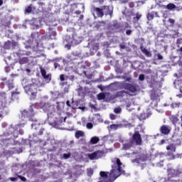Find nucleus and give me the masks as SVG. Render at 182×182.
Here are the masks:
<instances>
[{"label":"nucleus","instance_id":"obj_16","mask_svg":"<svg viewBox=\"0 0 182 182\" xmlns=\"http://www.w3.org/2000/svg\"><path fill=\"white\" fill-rule=\"evenodd\" d=\"M102 14L103 15H112V13L110 12V9H109V6H103L102 8Z\"/></svg>","mask_w":182,"mask_h":182},{"label":"nucleus","instance_id":"obj_44","mask_svg":"<svg viewBox=\"0 0 182 182\" xmlns=\"http://www.w3.org/2000/svg\"><path fill=\"white\" fill-rule=\"evenodd\" d=\"M70 157V154H64L65 159H69Z\"/></svg>","mask_w":182,"mask_h":182},{"label":"nucleus","instance_id":"obj_25","mask_svg":"<svg viewBox=\"0 0 182 182\" xmlns=\"http://www.w3.org/2000/svg\"><path fill=\"white\" fill-rule=\"evenodd\" d=\"M7 86H8L9 90H12V89H14V81H12V80L8 81Z\"/></svg>","mask_w":182,"mask_h":182},{"label":"nucleus","instance_id":"obj_21","mask_svg":"<svg viewBox=\"0 0 182 182\" xmlns=\"http://www.w3.org/2000/svg\"><path fill=\"white\" fill-rule=\"evenodd\" d=\"M63 120L62 119H58L57 121H54L53 122V127H55V129H58L59 127L60 124H62Z\"/></svg>","mask_w":182,"mask_h":182},{"label":"nucleus","instance_id":"obj_35","mask_svg":"<svg viewBox=\"0 0 182 182\" xmlns=\"http://www.w3.org/2000/svg\"><path fill=\"white\" fill-rule=\"evenodd\" d=\"M114 112V113H117V114L121 113L122 112V108H120V107L115 108Z\"/></svg>","mask_w":182,"mask_h":182},{"label":"nucleus","instance_id":"obj_11","mask_svg":"<svg viewBox=\"0 0 182 182\" xmlns=\"http://www.w3.org/2000/svg\"><path fill=\"white\" fill-rule=\"evenodd\" d=\"M168 175L169 177H176V176H178V171L173 168H168Z\"/></svg>","mask_w":182,"mask_h":182},{"label":"nucleus","instance_id":"obj_41","mask_svg":"<svg viewBox=\"0 0 182 182\" xmlns=\"http://www.w3.org/2000/svg\"><path fill=\"white\" fill-rule=\"evenodd\" d=\"M139 80L141 81L144 80V75L143 74L139 75Z\"/></svg>","mask_w":182,"mask_h":182},{"label":"nucleus","instance_id":"obj_10","mask_svg":"<svg viewBox=\"0 0 182 182\" xmlns=\"http://www.w3.org/2000/svg\"><path fill=\"white\" fill-rule=\"evenodd\" d=\"M41 72L43 77L46 80H48V82H50L52 79V75L50 74L46 75V70H45V69H41Z\"/></svg>","mask_w":182,"mask_h":182},{"label":"nucleus","instance_id":"obj_63","mask_svg":"<svg viewBox=\"0 0 182 182\" xmlns=\"http://www.w3.org/2000/svg\"><path fill=\"white\" fill-rule=\"evenodd\" d=\"M65 120H66V118H64V122H65Z\"/></svg>","mask_w":182,"mask_h":182},{"label":"nucleus","instance_id":"obj_60","mask_svg":"<svg viewBox=\"0 0 182 182\" xmlns=\"http://www.w3.org/2000/svg\"><path fill=\"white\" fill-rule=\"evenodd\" d=\"M34 28H39V26H35V27Z\"/></svg>","mask_w":182,"mask_h":182},{"label":"nucleus","instance_id":"obj_47","mask_svg":"<svg viewBox=\"0 0 182 182\" xmlns=\"http://www.w3.org/2000/svg\"><path fill=\"white\" fill-rule=\"evenodd\" d=\"M158 59H159V60H161L163 59V55H161V54H158Z\"/></svg>","mask_w":182,"mask_h":182},{"label":"nucleus","instance_id":"obj_5","mask_svg":"<svg viewBox=\"0 0 182 182\" xmlns=\"http://www.w3.org/2000/svg\"><path fill=\"white\" fill-rule=\"evenodd\" d=\"M82 42L80 38L77 37V36H73V38H70L68 40V44L65 45V48L68 49H70V45H79Z\"/></svg>","mask_w":182,"mask_h":182},{"label":"nucleus","instance_id":"obj_39","mask_svg":"<svg viewBox=\"0 0 182 182\" xmlns=\"http://www.w3.org/2000/svg\"><path fill=\"white\" fill-rule=\"evenodd\" d=\"M87 129H93V124L89 122L87 124Z\"/></svg>","mask_w":182,"mask_h":182},{"label":"nucleus","instance_id":"obj_30","mask_svg":"<svg viewBox=\"0 0 182 182\" xmlns=\"http://www.w3.org/2000/svg\"><path fill=\"white\" fill-rule=\"evenodd\" d=\"M87 176H89L90 177V176H92L93 174V170L92 169V168H88L87 169Z\"/></svg>","mask_w":182,"mask_h":182},{"label":"nucleus","instance_id":"obj_42","mask_svg":"<svg viewBox=\"0 0 182 182\" xmlns=\"http://www.w3.org/2000/svg\"><path fill=\"white\" fill-rule=\"evenodd\" d=\"M109 117H110L111 120H114L116 119V115H114V114H111L109 115Z\"/></svg>","mask_w":182,"mask_h":182},{"label":"nucleus","instance_id":"obj_18","mask_svg":"<svg viewBox=\"0 0 182 182\" xmlns=\"http://www.w3.org/2000/svg\"><path fill=\"white\" fill-rule=\"evenodd\" d=\"M151 116V113H150V112H149L147 115L144 113L139 116V119L140 120H146V119H147V117H150Z\"/></svg>","mask_w":182,"mask_h":182},{"label":"nucleus","instance_id":"obj_15","mask_svg":"<svg viewBox=\"0 0 182 182\" xmlns=\"http://www.w3.org/2000/svg\"><path fill=\"white\" fill-rule=\"evenodd\" d=\"M94 14L97 15L99 18H102V16H103L104 15L102 9H100V8H95L94 10Z\"/></svg>","mask_w":182,"mask_h":182},{"label":"nucleus","instance_id":"obj_61","mask_svg":"<svg viewBox=\"0 0 182 182\" xmlns=\"http://www.w3.org/2000/svg\"><path fill=\"white\" fill-rule=\"evenodd\" d=\"M44 99H48V96L44 97Z\"/></svg>","mask_w":182,"mask_h":182},{"label":"nucleus","instance_id":"obj_51","mask_svg":"<svg viewBox=\"0 0 182 182\" xmlns=\"http://www.w3.org/2000/svg\"><path fill=\"white\" fill-rule=\"evenodd\" d=\"M43 134V129L40 130V132H39L40 136H41V134Z\"/></svg>","mask_w":182,"mask_h":182},{"label":"nucleus","instance_id":"obj_59","mask_svg":"<svg viewBox=\"0 0 182 182\" xmlns=\"http://www.w3.org/2000/svg\"><path fill=\"white\" fill-rule=\"evenodd\" d=\"M177 96H178V97H181V95H178Z\"/></svg>","mask_w":182,"mask_h":182},{"label":"nucleus","instance_id":"obj_19","mask_svg":"<svg viewBox=\"0 0 182 182\" xmlns=\"http://www.w3.org/2000/svg\"><path fill=\"white\" fill-rule=\"evenodd\" d=\"M85 136V132L83 131H77L75 132L76 139H80V137H83Z\"/></svg>","mask_w":182,"mask_h":182},{"label":"nucleus","instance_id":"obj_46","mask_svg":"<svg viewBox=\"0 0 182 182\" xmlns=\"http://www.w3.org/2000/svg\"><path fill=\"white\" fill-rule=\"evenodd\" d=\"M127 35H132V30H127L126 31Z\"/></svg>","mask_w":182,"mask_h":182},{"label":"nucleus","instance_id":"obj_58","mask_svg":"<svg viewBox=\"0 0 182 182\" xmlns=\"http://www.w3.org/2000/svg\"><path fill=\"white\" fill-rule=\"evenodd\" d=\"M2 4H3L2 0H0V6L2 5Z\"/></svg>","mask_w":182,"mask_h":182},{"label":"nucleus","instance_id":"obj_6","mask_svg":"<svg viewBox=\"0 0 182 182\" xmlns=\"http://www.w3.org/2000/svg\"><path fill=\"white\" fill-rule=\"evenodd\" d=\"M88 157L90 160H97L103 157V151H97L92 154H89Z\"/></svg>","mask_w":182,"mask_h":182},{"label":"nucleus","instance_id":"obj_22","mask_svg":"<svg viewBox=\"0 0 182 182\" xmlns=\"http://www.w3.org/2000/svg\"><path fill=\"white\" fill-rule=\"evenodd\" d=\"M154 15H157V13L156 12L149 13L147 15L148 21H151V19L154 18Z\"/></svg>","mask_w":182,"mask_h":182},{"label":"nucleus","instance_id":"obj_14","mask_svg":"<svg viewBox=\"0 0 182 182\" xmlns=\"http://www.w3.org/2000/svg\"><path fill=\"white\" fill-rule=\"evenodd\" d=\"M160 130L162 134H168V133H170V127L166 125L162 126Z\"/></svg>","mask_w":182,"mask_h":182},{"label":"nucleus","instance_id":"obj_55","mask_svg":"<svg viewBox=\"0 0 182 182\" xmlns=\"http://www.w3.org/2000/svg\"><path fill=\"white\" fill-rule=\"evenodd\" d=\"M180 50V52H182V46L180 48L179 50H177V51L178 52Z\"/></svg>","mask_w":182,"mask_h":182},{"label":"nucleus","instance_id":"obj_17","mask_svg":"<svg viewBox=\"0 0 182 182\" xmlns=\"http://www.w3.org/2000/svg\"><path fill=\"white\" fill-rule=\"evenodd\" d=\"M166 150L171 151V153H176V145L171 144L166 147Z\"/></svg>","mask_w":182,"mask_h":182},{"label":"nucleus","instance_id":"obj_36","mask_svg":"<svg viewBox=\"0 0 182 182\" xmlns=\"http://www.w3.org/2000/svg\"><path fill=\"white\" fill-rule=\"evenodd\" d=\"M57 110H60L62 109V104L60 102H56Z\"/></svg>","mask_w":182,"mask_h":182},{"label":"nucleus","instance_id":"obj_62","mask_svg":"<svg viewBox=\"0 0 182 182\" xmlns=\"http://www.w3.org/2000/svg\"><path fill=\"white\" fill-rule=\"evenodd\" d=\"M23 82H26V80H23Z\"/></svg>","mask_w":182,"mask_h":182},{"label":"nucleus","instance_id":"obj_12","mask_svg":"<svg viewBox=\"0 0 182 182\" xmlns=\"http://www.w3.org/2000/svg\"><path fill=\"white\" fill-rule=\"evenodd\" d=\"M132 146H133V141L129 140L123 144L122 149L123 150H129V149H131Z\"/></svg>","mask_w":182,"mask_h":182},{"label":"nucleus","instance_id":"obj_27","mask_svg":"<svg viewBox=\"0 0 182 182\" xmlns=\"http://www.w3.org/2000/svg\"><path fill=\"white\" fill-rule=\"evenodd\" d=\"M28 63V58H23L19 60V63L21 65H25V63Z\"/></svg>","mask_w":182,"mask_h":182},{"label":"nucleus","instance_id":"obj_31","mask_svg":"<svg viewBox=\"0 0 182 182\" xmlns=\"http://www.w3.org/2000/svg\"><path fill=\"white\" fill-rule=\"evenodd\" d=\"M142 52H144V53H145L146 56H151V53H150V52L146 50V48L142 49Z\"/></svg>","mask_w":182,"mask_h":182},{"label":"nucleus","instance_id":"obj_34","mask_svg":"<svg viewBox=\"0 0 182 182\" xmlns=\"http://www.w3.org/2000/svg\"><path fill=\"white\" fill-rule=\"evenodd\" d=\"M129 90H130V92H132V93H134V92H136V87L133 85H130Z\"/></svg>","mask_w":182,"mask_h":182},{"label":"nucleus","instance_id":"obj_8","mask_svg":"<svg viewBox=\"0 0 182 182\" xmlns=\"http://www.w3.org/2000/svg\"><path fill=\"white\" fill-rule=\"evenodd\" d=\"M133 140L135 141L136 144L140 146L141 144V136L139 132H136L133 135Z\"/></svg>","mask_w":182,"mask_h":182},{"label":"nucleus","instance_id":"obj_38","mask_svg":"<svg viewBox=\"0 0 182 182\" xmlns=\"http://www.w3.org/2000/svg\"><path fill=\"white\" fill-rule=\"evenodd\" d=\"M31 127H32V129H38V127H39V124H32Z\"/></svg>","mask_w":182,"mask_h":182},{"label":"nucleus","instance_id":"obj_26","mask_svg":"<svg viewBox=\"0 0 182 182\" xmlns=\"http://www.w3.org/2000/svg\"><path fill=\"white\" fill-rule=\"evenodd\" d=\"M176 6L174 5V4H168L167 5V9L170 11H173V9H176Z\"/></svg>","mask_w":182,"mask_h":182},{"label":"nucleus","instance_id":"obj_52","mask_svg":"<svg viewBox=\"0 0 182 182\" xmlns=\"http://www.w3.org/2000/svg\"><path fill=\"white\" fill-rule=\"evenodd\" d=\"M66 105H67V106H70V101H67L66 102Z\"/></svg>","mask_w":182,"mask_h":182},{"label":"nucleus","instance_id":"obj_7","mask_svg":"<svg viewBox=\"0 0 182 182\" xmlns=\"http://www.w3.org/2000/svg\"><path fill=\"white\" fill-rule=\"evenodd\" d=\"M40 107L41 109H43V110H44V112H48L49 113V112H53L55 109V107H53V105H50V104L49 103H44L43 102H41L40 103Z\"/></svg>","mask_w":182,"mask_h":182},{"label":"nucleus","instance_id":"obj_1","mask_svg":"<svg viewBox=\"0 0 182 182\" xmlns=\"http://www.w3.org/2000/svg\"><path fill=\"white\" fill-rule=\"evenodd\" d=\"M112 169L110 173L101 171L100 176L101 177V181L100 182H113L117 177L124 174V170H123V165L120 162V159L114 158L112 159Z\"/></svg>","mask_w":182,"mask_h":182},{"label":"nucleus","instance_id":"obj_50","mask_svg":"<svg viewBox=\"0 0 182 182\" xmlns=\"http://www.w3.org/2000/svg\"><path fill=\"white\" fill-rule=\"evenodd\" d=\"M172 107H177V106H178V105H177V104H172Z\"/></svg>","mask_w":182,"mask_h":182},{"label":"nucleus","instance_id":"obj_43","mask_svg":"<svg viewBox=\"0 0 182 182\" xmlns=\"http://www.w3.org/2000/svg\"><path fill=\"white\" fill-rule=\"evenodd\" d=\"M172 122H178V118L176 117H171Z\"/></svg>","mask_w":182,"mask_h":182},{"label":"nucleus","instance_id":"obj_29","mask_svg":"<svg viewBox=\"0 0 182 182\" xmlns=\"http://www.w3.org/2000/svg\"><path fill=\"white\" fill-rule=\"evenodd\" d=\"M60 80H61V82H65V80H68V76H65L63 74L60 75Z\"/></svg>","mask_w":182,"mask_h":182},{"label":"nucleus","instance_id":"obj_48","mask_svg":"<svg viewBox=\"0 0 182 182\" xmlns=\"http://www.w3.org/2000/svg\"><path fill=\"white\" fill-rule=\"evenodd\" d=\"M120 48L121 49H124V48H126V46L123 45V44H120Z\"/></svg>","mask_w":182,"mask_h":182},{"label":"nucleus","instance_id":"obj_13","mask_svg":"<svg viewBox=\"0 0 182 182\" xmlns=\"http://www.w3.org/2000/svg\"><path fill=\"white\" fill-rule=\"evenodd\" d=\"M134 106V102H133V100H129L128 102L127 103V109L129 112H132L133 109H134L133 107Z\"/></svg>","mask_w":182,"mask_h":182},{"label":"nucleus","instance_id":"obj_53","mask_svg":"<svg viewBox=\"0 0 182 182\" xmlns=\"http://www.w3.org/2000/svg\"><path fill=\"white\" fill-rule=\"evenodd\" d=\"M11 181H15V180H16V178H11Z\"/></svg>","mask_w":182,"mask_h":182},{"label":"nucleus","instance_id":"obj_2","mask_svg":"<svg viewBox=\"0 0 182 182\" xmlns=\"http://www.w3.org/2000/svg\"><path fill=\"white\" fill-rule=\"evenodd\" d=\"M24 90L28 96H31V99H35L38 92V85L29 82L27 85L24 86Z\"/></svg>","mask_w":182,"mask_h":182},{"label":"nucleus","instance_id":"obj_57","mask_svg":"<svg viewBox=\"0 0 182 182\" xmlns=\"http://www.w3.org/2000/svg\"><path fill=\"white\" fill-rule=\"evenodd\" d=\"M22 181H26V178L23 177V178H22Z\"/></svg>","mask_w":182,"mask_h":182},{"label":"nucleus","instance_id":"obj_40","mask_svg":"<svg viewBox=\"0 0 182 182\" xmlns=\"http://www.w3.org/2000/svg\"><path fill=\"white\" fill-rule=\"evenodd\" d=\"M168 22H169V23H171V25H174V23L176 22V21H174V19H173V18H169Z\"/></svg>","mask_w":182,"mask_h":182},{"label":"nucleus","instance_id":"obj_54","mask_svg":"<svg viewBox=\"0 0 182 182\" xmlns=\"http://www.w3.org/2000/svg\"><path fill=\"white\" fill-rule=\"evenodd\" d=\"M164 139H162L161 141V144H164Z\"/></svg>","mask_w":182,"mask_h":182},{"label":"nucleus","instance_id":"obj_23","mask_svg":"<svg viewBox=\"0 0 182 182\" xmlns=\"http://www.w3.org/2000/svg\"><path fill=\"white\" fill-rule=\"evenodd\" d=\"M90 143H92V144H96L99 143V137L94 136V137L91 138Z\"/></svg>","mask_w":182,"mask_h":182},{"label":"nucleus","instance_id":"obj_9","mask_svg":"<svg viewBox=\"0 0 182 182\" xmlns=\"http://www.w3.org/2000/svg\"><path fill=\"white\" fill-rule=\"evenodd\" d=\"M116 140H117V139H116V134H109L103 137V141H108V143H113V141H116Z\"/></svg>","mask_w":182,"mask_h":182},{"label":"nucleus","instance_id":"obj_4","mask_svg":"<svg viewBox=\"0 0 182 182\" xmlns=\"http://www.w3.org/2000/svg\"><path fill=\"white\" fill-rule=\"evenodd\" d=\"M21 127H23V124H21L16 126V129L11 127L9 128V131L10 132L6 134V136H9V134H12L14 137H18V133L19 132L20 134H23V130L21 129Z\"/></svg>","mask_w":182,"mask_h":182},{"label":"nucleus","instance_id":"obj_56","mask_svg":"<svg viewBox=\"0 0 182 182\" xmlns=\"http://www.w3.org/2000/svg\"><path fill=\"white\" fill-rule=\"evenodd\" d=\"M5 126H6V124L3 123V124H2V127H5Z\"/></svg>","mask_w":182,"mask_h":182},{"label":"nucleus","instance_id":"obj_3","mask_svg":"<svg viewBox=\"0 0 182 182\" xmlns=\"http://www.w3.org/2000/svg\"><path fill=\"white\" fill-rule=\"evenodd\" d=\"M33 107H35V105H31V109L29 112L26 110H23L21 113V119L23 120H30V122H36V119L33 118V115L35 114L33 113Z\"/></svg>","mask_w":182,"mask_h":182},{"label":"nucleus","instance_id":"obj_28","mask_svg":"<svg viewBox=\"0 0 182 182\" xmlns=\"http://www.w3.org/2000/svg\"><path fill=\"white\" fill-rule=\"evenodd\" d=\"M106 96L103 93H100L97 95L98 100H105Z\"/></svg>","mask_w":182,"mask_h":182},{"label":"nucleus","instance_id":"obj_64","mask_svg":"<svg viewBox=\"0 0 182 182\" xmlns=\"http://www.w3.org/2000/svg\"><path fill=\"white\" fill-rule=\"evenodd\" d=\"M180 90H181V92L182 93V89H181Z\"/></svg>","mask_w":182,"mask_h":182},{"label":"nucleus","instance_id":"obj_37","mask_svg":"<svg viewBox=\"0 0 182 182\" xmlns=\"http://www.w3.org/2000/svg\"><path fill=\"white\" fill-rule=\"evenodd\" d=\"M26 14H31L32 12V7L30 6L27 9H26Z\"/></svg>","mask_w":182,"mask_h":182},{"label":"nucleus","instance_id":"obj_49","mask_svg":"<svg viewBox=\"0 0 182 182\" xmlns=\"http://www.w3.org/2000/svg\"><path fill=\"white\" fill-rule=\"evenodd\" d=\"M141 161H146V157L140 158Z\"/></svg>","mask_w":182,"mask_h":182},{"label":"nucleus","instance_id":"obj_32","mask_svg":"<svg viewBox=\"0 0 182 182\" xmlns=\"http://www.w3.org/2000/svg\"><path fill=\"white\" fill-rule=\"evenodd\" d=\"M141 18V15L137 14L136 18H134V22H137V21H139V19H140Z\"/></svg>","mask_w":182,"mask_h":182},{"label":"nucleus","instance_id":"obj_24","mask_svg":"<svg viewBox=\"0 0 182 182\" xmlns=\"http://www.w3.org/2000/svg\"><path fill=\"white\" fill-rule=\"evenodd\" d=\"M49 33L50 39H55V36H56V31L50 30Z\"/></svg>","mask_w":182,"mask_h":182},{"label":"nucleus","instance_id":"obj_45","mask_svg":"<svg viewBox=\"0 0 182 182\" xmlns=\"http://www.w3.org/2000/svg\"><path fill=\"white\" fill-rule=\"evenodd\" d=\"M14 95H19V92H11V96H12V97H14Z\"/></svg>","mask_w":182,"mask_h":182},{"label":"nucleus","instance_id":"obj_20","mask_svg":"<svg viewBox=\"0 0 182 182\" xmlns=\"http://www.w3.org/2000/svg\"><path fill=\"white\" fill-rule=\"evenodd\" d=\"M119 127H122V124H111L108 127V129H110L111 130H117Z\"/></svg>","mask_w":182,"mask_h":182},{"label":"nucleus","instance_id":"obj_33","mask_svg":"<svg viewBox=\"0 0 182 182\" xmlns=\"http://www.w3.org/2000/svg\"><path fill=\"white\" fill-rule=\"evenodd\" d=\"M126 93L124 91H120L117 93V97H120V96H123Z\"/></svg>","mask_w":182,"mask_h":182}]
</instances>
